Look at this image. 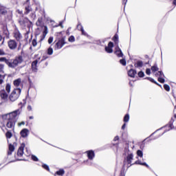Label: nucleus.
Masks as SVG:
<instances>
[{"instance_id": "57", "label": "nucleus", "mask_w": 176, "mask_h": 176, "mask_svg": "<svg viewBox=\"0 0 176 176\" xmlns=\"http://www.w3.org/2000/svg\"><path fill=\"white\" fill-rule=\"evenodd\" d=\"M21 49V43H19V45L18 47V50H20Z\"/></svg>"}, {"instance_id": "27", "label": "nucleus", "mask_w": 176, "mask_h": 176, "mask_svg": "<svg viewBox=\"0 0 176 176\" xmlns=\"http://www.w3.org/2000/svg\"><path fill=\"white\" fill-rule=\"evenodd\" d=\"M151 71H152L153 74H155V72H157V71H159V67H157V63H155L151 67Z\"/></svg>"}, {"instance_id": "64", "label": "nucleus", "mask_w": 176, "mask_h": 176, "mask_svg": "<svg viewBox=\"0 0 176 176\" xmlns=\"http://www.w3.org/2000/svg\"><path fill=\"white\" fill-rule=\"evenodd\" d=\"M174 118L176 119V114H174Z\"/></svg>"}, {"instance_id": "54", "label": "nucleus", "mask_w": 176, "mask_h": 176, "mask_svg": "<svg viewBox=\"0 0 176 176\" xmlns=\"http://www.w3.org/2000/svg\"><path fill=\"white\" fill-rule=\"evenodd\" d=\"M3 83V79L2 77H0V85H2Z\"/></svg>"}, {"instance_id": "32", "label": "nucleus", "mask_w": 176, "mask_h": 176, "mask_svg": "<svg viewBox=\"0 0 176 176\" xmlns=\"http://www.w3.org/2000/svg\"><path fill=\"white\" fill-rule=\"evenodd\" d=\"M124 123H127V122H129V120H130V115H129V113L126 114L124 117Z\"/></svg>"}, {"instance_id": "18", "label": "nucleus", "mask_w": 176, "mask_h": 176, "mask_svg": "<svg viewBox=\"0 0 176 176\" xmlns=\"http://www.w3.org/2000/svg\"><path fill=\"white\" fill-rule=\"evenodd\" d=\"M112 41L114 43L115 46L118 47L119 46V35L116 33L112 38Z\"/></svg>"}, {"instance_id": "62", "label": "nucleus", "mask_w": 176, "mask_h": 176, "mask_svg": "<svg viewBox=\"0 0 176 176\" xmlns=\"http://www.w3.org/2000/svg\"><path fill=\"white\" fill-rule=\"evenodd\" d=\"M29 119H30V120H31V119H34V117H33V116H30V117H29Z\"/></svg>"}, {"instance_id": "43", "label": "nucleus", "mask_w": 176, "mask_h": 176, "mask_svg": "<svg viewBox=\"0 0 176 176\" xmlns=\"http://www.w3.org/2000/svg\"><path fill=\"white\" fill-rule=\"evenodd\" d=\"M32 160H33V162H38L39 159H38L37 156L32 155Z\"/></svg>"}, {"instance_id": "47", "label": "nucleus", "mask_w": 176, "mask_h": 176, "mask_svg": "<svg viewBox=\"0 0 176 176\" xmlns=\"http://www.w3.org/2000/svg\"><path fill=\"white\" fill-rule=\"evenodd\" d=\"M5 54H6V53L5 52L3 49H0V56H5Z\"/></svg>"}, {"instance_id": "2", "label": "nucleus", "mask_w": 176, "mask_h": 176, "mask_svg": "<svg viewBox=\"0 0 176 176\" xmlns=\"http://www.w3.org/2000/svg\"><path fill=\"white\" fill-rule=\"evenodd\" d=\"M6 119L8 120L6 124V127L14 130V126L17 122V111H14L6 115Z\"/></svg>"}, {"instance_id": "11", "label": "nucleus", "mask_w": 176, "mask_h": 176, "mask_svg": "<svg viewBox=\"0 0 176 176\" xmlns=\"http://www.w3.org/2000/svg\"><path fill=\"white\" fill-rule=\"evenodd\" d=\"M24 148H25V144H22L17 151V157H23V155H24Z\"/></svg>"}, {"instance_id": "31", "label": "nucleus", "mask_w": 176, "mask_h": 176, "mask_svg": "<svg viewBox=\"0 0 176 176\" xmlns=\"http://www.w3.org/2000/svg\"><path fill=\"white\" fill-rule=\"evenodd\" d=\"M3 35H5L4 38H6V39H9V38H10V34L9 33V31H8V30L3 31Z\"/></svg>"}, {"instance_id": "33", "label": "nucleus", "mask_w": 176, "mask_h": 176, "mask_svg": "<svg viewBox=\"0 0 176 176\" xmlns=\"http://www.w3.org/2000/svg\"><path fill=\"white\" fill-rule=\"evenodd\" d=\"M47 54H48V56H52V54H53V48L52 47H50L47 50Z\"/></svg>"}, {"instance_id": "6", "label": "nucleus", "mask_w": 176, "mask_h": 176, "mask_svg": "<svg viewBox=\"0 0 176 176\" xmlns=\"http://www.w3.org/2000/svg\"><path fill=\"white\" fill-rule=\"evenodd\" d=\"M0 98L1 101L6 102L8 101V98H9V94L5 89L0 90Z\"/></svg>"}, {"instance_id": "40", "label": "nucleus", "mask_w": 176, "mask_h": 176, "mask_svg": "<svg viewBox=\"0 0 176 176\" xmlns=\"http://www.w3.org/2000/svg\"><path fill=\"white\" fill-rule=\"evenodd\" d=\"M164 89L166 90V91H170V85L167 84L164 85Z\"/></svg>"}, {"instance_id": "63", "label": "nucleus", "mask_w": 176, "mask_h": 176, "mask_svg": "<svg viewBox=\"0 0 176 176\" xmlns=\"http://www.w3.org/2000/svg\"><path fill=\"white\" fill-rule=\"evenodd\" d=\"M3 127H5V124H3V126H1V129L3 131Z\"/></svg>"}, {"instance_id": "41", "label": "nucleus", "mask_w": 176, "mask_h": 176, "mask_svg": "<svg viewBox=\"0 0 176 176\" xmlns=\"http://www.w3.org/2000/svg\"><path fill=\"white\" fill-rule=\"evenodd\" d=\"M69 42L74 43L75 42V36H70L68 38Z\"/></svg>"}, {"instance_id": "34", "label": "nucleus", "mask_w": 176, "mask_h": 176, "mask_svg": "<svg viewBox=\"0 0 176 176\" xmlns=\"http://www.w3.org/2000/svg\"><path fill=\"white\" fill-rule=\"evenodd\" d=\"M32 107H34V102L30 101V104H28V106L27 107L28 111H32Z\"/></svg>"}, {"instance_id": "19", "label": "nucleus", "mask_w": 176, "mask_h": 176, "mask_svg": "<svg viewBox=\"0 0 176 176\" xmlns=\"http://www.w3.org/2000/svg\"><path fill=\"white\" fill-rule=\"evenodd\" d=\"M14 144L16 145V143H14V144H12L10 143L8 144V156H10V155H12V153L14 152Z\"/></svg>"}, {"instance_id": "50", "label": "nucleus", "mask_w": 176, "mask_h": 176, "mask_svg": "<svg viewBox=\"0 0 176 176\" xmlns=\"http://www.w3.org/2000/svg\"><path fill=\"white\" fill-rule=\"evenodd\" d=\"M47 58H49L48 56H43V58H42V59H41V62L42 63V61H45V60H47Z\"/></svg>"}, {"instance_id": "30", "label": "nucleus", "mask_w": 176, "mask_h": 176, "mask_svg": "<svg viewBox=\"0 0 176 176\" xmlns=\"http://www.w3.org/2000/svg\"><path fill=\"white\" fill-rule=\"evenodd\" d=\"M46 35H47V29L45 28V30L43 32V34L41 35V38L40 39L41 41H43L45 38H46Z\"/></svg>"}, {"instance_id": "17", "label": "nucleus", "mask_w": 176, "mask_h": 176, "mask_svg": "<svg viewBox=\"0 0 176 176\" xmlns=\"http://www.w3.org/2000/svg\"><path fill=\"white\" fill-rule=\"evenodd\" d=\"M77 29L78 30V31L81 32L82 35H84L85 36L87 35V33L85 32V29H83V26L82 25V23H78Z\"/></svg>"}, {"instance_id": "13", "label": "nucleus", "mask_w": 176, "mask_h": 176, "mask_svg": "<svg viewBox=\"0 0 176 176\" xmlns=\"http://www.w3.org/2000/svg\"><path fill=\"white\" fill-rule=\"evenodd\" d=\"M87 154V156L89 159V160H93L94 157H96V153H94V151L93 150H89L85 152Z\"/></svg>"}, {"instance_id": "36", "label": "nucleus", "mask_w": 176, "mask_h": 176, "mask_svg": "<svg viewBox=\"0 0 176 176\" xmlns=\"http://www.w3.org/2000/svg\"><path fill=\"white\" fill-rule=\"evenodd\" d=\"M42 167H43V168H44V170H46L47 171H50V168H49L47 164H44L42 165Z\"/></svg>"}, {"instance_id": "51", "label": "nucleus", "mask_w": 176, "mask_h": 176, "mask_svg": "<svg viewBox=\"0 0 176 176\" xmlns=\"http://www.w3.org/2000/svg\"><path fill=\"white\" fill-rule=\"evenodd\" d=\"M25 124V122L24 121H22L18 124V126H24Z\"/></svg>"}, {"instance_id": "15", "label": "nucleus", "mask_w": 176, "mask_h": 176, "mask_svg": "<svg viewBox=\"0 0 176 176\" xmlns=\"http://www.w3.org/2000/svg\"><path fill=\"white\" fill-rule=\"evenodd\" d=\"M114 54H116V56L119 58L123 57V52L119 46L116 47Z\"/></svg>"}, {"instance_id": "20", "label": "nucleus", "mask_w": 176, "mask_h": 176, "mask_svg": "<svg viewBox=\"0 0 176 176\" xmlns=\"http://www.w3.org/2000/svg\"><path fill=\"white\" fill-rule=\"evenodd\" d=\"M29 131L28 129H23L21 131L20 134L23 138H25V137H28Z\"/></svg>"}, {"instance_id": "1", "label": "nucleus", "mask_w": 176, "mask_h": 176, "mask_svg": "<svg viewBox=\"0 0 176 176\" xmlns=\"http://www.w3.org/2000/svg\"><path fill=\"white\" fill-rule=\"evenodd\" d=\"M24 61L23 56L19 55L14 59H8L6 57H1L0 63H6L9 68H16L19 64H21Z\"/></svg>"}, {"instance_id": "22", "label": "nucleus", "mask_w": 176, "mask_h": 176, "mask_svg": "<svg viewBox=\"0 0 176 176\" xmlns=\"http://www.w3.org/2000/svg\"><path fill=\"white\" fill-rule=\"evenodd\" d=\"M8 14V10L3 7L0 8V17H2V16H6Z\"/></svg>"}, {"instance_id": "24", "label": "nucleus", "mask_w": 176, "mask_h": 176, "mask_svg": "<svg viewBox=\"0 0 176 176\" xmlns=\"http://www.w3.org/2000/svg\"><path fill=\"white\" fill-rule=\"evenodd\" d=\"M134 164H140V166H144L147 168H149V165H148L146 162H142L140 160L135 161Z\"/></svg>"}, {"instance_id": "55", "label": "nucleus", "mask_w": 176, "mask_h": 176, "mask_svg": "<svg viewBox=\"0 0 176 176\" xmlns=\"http://www.w3.org/2000/svg\"><path fill=\"white\" fill-rule=\"evenodd\" d=\"M126 129V123H124L122 126V129L124 130Z\"/></svg>"}, {"instance_id": "14", "label": "nucleus", "mask_w": 176, "mask_h": 176, "mask_svg": "<svg viewBox=\"0 0 176 176\" xmlns=\"http://www.w3.org/2000/svg\"><path fill=\"white\" fill-rule=\"evenodd\" d=\"M31 67L33 72H38V59H36L32 63Z\"/></svg>"}, {"instance_id": "53", "label": "nucleus", "mask_w": 176, "mask_h": 176, "mask_svg": "<svg viewBox=\"0 0 176 176\" xmlns=\"http://www.w3.org/2000/svg\"><path fill=\"white\" fill-rule=\"evenodd\" d=\"M113 141L116 142V141H119V137L117 135L113 138Z\"/></svg>"}, {"instance_id": "48", "label": "nucleus", "mask_w": 176, "mask_h": 176, "mask_svg": "<svg viewBox=\"0 0 176 176\" xmlns=\"http://www.w3.org/2000/svg\"><path fill=\"white\" fill-rule=\"evenodd\" d=\"M30 34V32H27L26 33H25L24 36H25V41H28V35Z\"/></svg>"}, {"instance_id": "29", "label": "nucleus", "mask_w": 176, "mask_h": 176, "mask_svg": "<svg viewBox=\"0 0 176 176\" xmlns=\"http://www.w3.org/2000/svg\"><path fill=\"white\" fill-rule=\"evenodd\" d=\"M12 137H13V133H12V131H8L6 133V138H7V140H10Z\"/></svg>"}, {"instance_id": "35", "label": "nucleus", "mask_w": 176, "mask_h": 176, "mask_svg": "<svg viewBox=\"0 0 176 176\" xmlns=\"http://www.w3.org/2000/svg\"><path fill=\"white\" fill-rule=\"evenodd\" d=\"M120 63L123 65L124 67H126V65H127V62L126 61V59L122 58L120 60Z\"/></svg>"}, {"instance_id": "7", "label": "nucleus", "mask_w": 176, "mask_h": 176, "mask_svg": "<svg viewBox=\"0 0 176 176\" xmlns=\"http://www.w3.org/2000/svg\"><path fill=\"white\" fill-rule=\"evenodd\" d=\"M30 21V19L27 17L21 16L19 17L18 20V23L19 25H21L22 27H25V24H28V22Z\"/></svg>"}, {"instance_id": "9", "label": "nucleus", "mask_w": 176, "mask_h": 176, "mask_svg": "<svg viewBox=\"0 0 176 176\" xmlns=\"http://www.w3.org/2000/svg\"><path fill=\"white\" fill-rule=\"evenodd\" d=\"M14 38L16 42H21V39H23V35L20 33V31L17 29L15 30L14 32Z\"/></svg>"}, {"instance_id": "4", "label": "nucleus", "mask_w": 176, "mask_h": 176, "mask_svg": "<svg viewBox=\"0 0 176 176\" xmlns=\"http://www.w3.org/2000/svg\"><path fill=\"white\" fill-rule=\"evenodd\" d=\"M67 43L65 42V36L62 37L60 39H59L57 43L55 44L54 49L55 50H59V49H61L64 45Z\"/></svg>"}, {"instance_id": "8", "label": "nucleus", "mask_w": 176, "mask_h": 176, "mask_svg": "<svg viewBox=\"0 0 176 176\" xmlns=\"http://www.w3.org/2000/svg\"><path fill=\"white\" fill-rule=\"evenodd\" d=\"M155 76H159V78H157L158 82H160V83H164V82H166V80H164V74H163V72L162 71H158L156 74H155Z\"/></svg>"}, {"instance_id": "3", "label": "nucleus", "mask_w": 176, "mask_h": 176, "mask_svg": "<svg viewBox=\"0 0 176 176\" xmlns=\"http://www.w3.org/2000/svg\"><path fill=\"white\" fill-rule=\"evenodd\" d=\"M20 94H21V89L16 88L10 95L9 100H11L12 102H14V101H16V100H17L19 97H20Z\"/></svg>"}, {"instance_id": "26", "label": "nucleus", "mask_w": 176, "mask_h": 176, "mask_svg": "<svg viewBox=\"0 0 176 176\" xmlns=\"http://www.w3.org/2000/svg\"><path fill=\"white\" fill-rule=\"evenodd\" d=\"M144 65V63H142V60H138L136 63L134 64V67L135 68H141Z\"/></svg>"}, {"instance_id": "42", "label": "nucleus", "mask_w": 176, "mask_h": 176, "mask_svg": "<svg viewBox=\"0 0 176 176\" xmlns=\"http://www.w3.org/2000/svg\"><path fill=\"white\" fill-rule=\"evenodd\" d=\"M138 75L139 78H144V76H145V74L142 71L139 72Z\"/></svg>"}, {"instance_id": "5", "label": "nucleus", "mask_w": 176, "mask_h": 176, "mask_svg": "<svg viewBox=\"0 0 176 176\" xmlns=\"http://www.w3.org/2000/svg\"><path fill=\"white\" fill-rule=\"evenodd\" d=\"M7 43L10 50H16L17 49V41L16 40L10 39Z\"/></svg>"}, {"instance_id": "28", "label": "nucleus", "mask_w": 176, "mask_h": 176, "mask_svg": "<svg viewBox=\"0 0 176 176\" xmlns=\"http://www.w3.org/2000/svg\"><path fill=\"white\" fill-rule=\"evenodd\" d=\"M5 65L0 64V78H2L3 74H5Z\"/></svg>"}, {"instance_id": "37", "label": "nucleus", "mask_w": 176, "mask_h": 176, "mask_svg": "<svg viewBox=\"0 0 176 176\" xmlns=\"http://www.w3.org/2000/svg\"><path fill=\"white\" fill-rule=\"evenodd\" d=\"M10 89H11L10 84H7L6 86V90L7 93L8 94L10 93Z\"/></svg>"}, {"instance_id": "49", "label": "nucleus", "mask_w": 176, "mask_h": 176, "mask_svg": "<svg viewBox=\"0 0 176 176\" xmlns=\"http://www.w3.org/2000/svg\"><path fill=\"white\" fill-rule=\"evenodd\" d=\"M146 75H151V69L147 68L146 69Z\"/></svg>"}, {"instance_id": "23", "label": "nucleus", "mask_w": 176, "mask_h": 176, "mask_svg": "<svg viewBox=\"0 0 176 176\" xmlns=\"http://www.w3.org/2000/svg\"><path fill=\"white\" fill-rule=\"evenodd\" d=\"M65 174V170H64V169L63 168H60L58 170H57L55 173H54V176H57V175H59V176H63Z\"/></svg>"}, {"instance_id": "16", "label": "nucleus", "mask_w": 176, "mask_h": 176, "mask_svg": "<svg viewBox=\"0 0 176 176\" xmlns=\"http://www.w3.org/2000/svg\"><path fill=\"white\" fill-rule=\"evenodd\" d=\"M128 76L130 78H135V75H137V70L134 69H130L128 72Z\"/></svg>"}, {"instance_id": "21", "label": "nucleus", "mask_w": 176, "mask_h": 176, "mask_svg": "<svg viewBox=\"0 0 176 176\" xmlns=\"http://www.w3.org/2000/svg\"><path fill=\"white\" fill-rule=\"evenodd\" d=\"M13 85L15 86V87H16V89H19V86L23 87V84H21V78H17L16 80H14Z\"/></svg>"}, {"instance_id": "46", "label": "nucleus", "mask_w": 176, "mask_h": 176, "mask_svg": "<svg viewBox=\"0 0 176 176\" xmlns=\"http://www.w3.org/2000/svg\"><path fill=\"white\" fill-rule=\"evenodd\" d=\"M148 80L151 82V83H154L155 85H157V82H156L153 78H148Z\"/></svg>"}, {"instance_id": "39", "label": "nucleus", "mask_w": 176, "mask_h": 176, "mask_svg": "<svg viewBox=\"0 0 176 176\" xmlns=\"http://www.w3.org/2000/svg\"><path fill=\"white\" fill-rule=\"evenodd\" d=\"M32 45L34 47H35L36 45H38V42H36V37L32 40Z\"/></svg>"}, {"instance_id": "59", "label": "nucleus", "mask_w": 176, "mask_h": 176, "mask_svg": "<svg viewBox=\"0 0 176 176\" xmlns=\"http://www.w3.org/2000/svg\"><path fill=\"white\" fill-rule=\"evenodd\" d=\"M173 5L176 6V0H173Z\"/></svg>"}, {"instance_id": "61", "label": "nucleus", "mask_w": 176, "mask_h": 176, "mask_svg": "<svg viewBox=\"0 0 176 176\" xmlns=\"http://www.w3.org/2000/svg\"><path fill=\"white\" fill-rule=\"evenodd\" d=\"M156 85L159 86V87H162V85L159 84L158 82H157V84H156Z\"/></svg>"}, {"instance_id": "38", "label": "nucleus", "mask_w": 176, "mask_h": 176, "mask_svg": "<svg viewBox=\"0 0 176 176\" xmlns=\"http://www.w3.org/2000/svg\"><path fill=\"white\" fill-rule=\"evenodd\" d=\"M137 155L139 156V157H142V156H144V153H142V151H141V150L137 151Z\"/></svg>"}, {"instance_id": "44", "label": "nucleus", "mask_w": 176, "mask_h": 176, "mask_svg": "<svg viewBox=\"0 0 176 176\" xmlns=\"http://www.w3.org/2000/svg\"><path fill=\"white\" fill-rule=\"evenodd\" d=\"M16 12L18 14L21 15V17H24V14L23 13V10H17Z\"/></svg>"}, {"instance_id": "56", "label": "nucleus", "mask_w": 176, "mask_h": 176, "mask_svg": "<svg viewBox=\"0 0 176 176\" xmlns=\"http://www.w3.org/2000/svg\"><path fill=\"white\" fill-rule=\"evenodd\" d=\"M123 5H126L127 3V0H122Z\"/></svg>"}, {"instance_id": "45", "label": "nucleus", "mask_w": 176, "mask_h": 176, "mask_svg": "<svg viewBox=\"0 0 176 176\" xmlns=\"http://www.w3.org/2000/svg\"><path fill=\"white\" fill-rule=\"evenodd\" d=\"M53 36H50L49 38H48V43L49 45H52V43H53Z\"/></svg>"}, {"instance_id": "12", "label": "nucleus", "mask_w": 176, "mask_h": 176, "mask_svg": "<svg viewBox=\"0 0 176 176\" xmlns=\"http://www.w3.org/2000/svg\"><path fill=\"white\" fill-rule=\"evenodd\" d=\"M133 159H134V155L133 153H130L128 154V155L126 156V159L124 160V163H127L129 167H130L131 166V160H133Z\"/></svg>"}, {"instance_id": "58", "label": "nucleus", "mask_w": 176, "mask_h": 176, "mask_svg": "<svg viewBox=\"0 0 176 176\" xmlns=\"http://www.w3.org/2000/svg\"><path fill=\"white\" fill-rule=\"evenodd\" d=\"M3 43H5V38H3V41H2L1 44H0V46H2V45H3Z\"/></svg>"}, {"instance_id": "10", "label": "nucleus", "mask_w": 176, "mask_h": 176, "mask_svg": "<svg viewBox=\"0 0 176 176\" xmlns=\"http://www.w3.org/2000/svg\"><path fill=\"white\" fill-rule=\"evenodd\" d=\"M113 46L114 45L113 42L111 41L109 42L107 46L104 47L105 52L109 54L113 53Z\"/></svg>"}, {"instance_id": "52", "label": "nucleus", "mask_w": 176, "mask_h": 176, "mask_svg": "<svg viewBox=\"0 0 176 176\" xmlns=\"http://www.w3.org/2000/svg\"><path fill=\"white\" fill-rule=\"evenodd\" d=\"M120 176H125V175H124V170H121V171H120Z\"/></svg>"}, {"instance_id": "60", "label": "nucleus", "mask_w": 176, "mask_h": 176, "mask_svg": "<svg viewBox=\"0 0 176 176\" xmlns=\"http://www.w3.org/2000/svg\"><path fill=\"white\" fill-rule=\"evenodd\" d=\"M2 39H3V37H2V35L0 34V42L2 41Z\"/></svg>"}, {"instance_id": "25", "label": "nucleus", "mask_w": 176, "mask_h": 176, "mask_svg": "<svg viewBox=\"0 0 176 176\" xmlns=\"http://www.w3.org/2000/svg\"><path fill=\"white\" fill-rule=\"evenodd\" d=\"M30 12H32V8L30 6H25L24 14L27 15L30 13Z\"/></svg>"}]
</instances>
